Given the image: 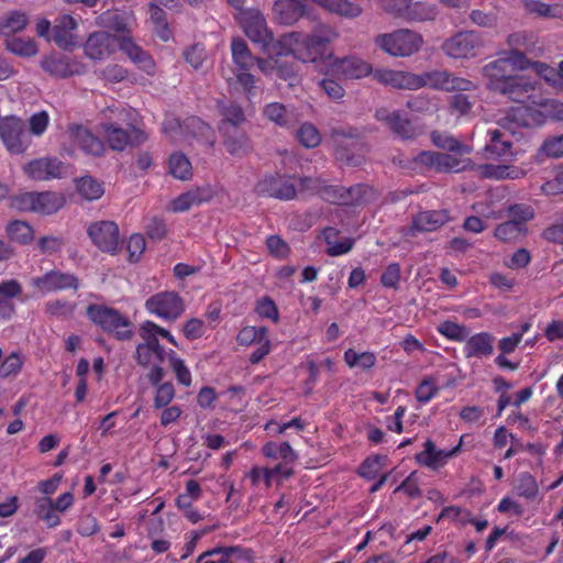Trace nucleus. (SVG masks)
I'll list each match as a JSON object with an SVG mask.
<instances>
[{"mask_svg":"<svg viewBox=\"0 0 563 563\" xmlns=\"http://www.w3.org/2000/svg\"><path fill=\"white\" fill-rule=\"evenodd\" d=\"M168 170L173 177L180 180H188L192 177L191 163L184 153H173L169 156Z\"/></svg>","mask_w":563,"mask_h":563,"instance_id":"49","label":"nucleus"},{"mask_svg":"<svg viewBox=\"0 0 563 563\" xmlns=\"http://www.w3.org/2000/svg\"><path fill=\"white\" fill-rule=\"evenodd\" d=\"M476 174L485 179H520L527 175V170L515 165H495L490 163L476 165Z\"/></svg>","mask_w":563,"mask_h":563,"instance_id":"29","label":"nucleus"},{"mask_svg":"<svg viewBox=\"0 0 563 563\" xmlns=\"http://www.w3.org/2000/svg\"><path fill=\"white\" fill-rule=\"evenodd\" d=\"M87 317L104 332L112 334L117 340H130L133 335V324L131 320L114 308L90 303L87 307Z\"/></svg>","mask_w":563,"mask_h":563,"instance_id":"3","label":"nucleus"},{"mask_svg":"<svg viewBox=\"0 0 563 563\" xmlns=\"http://www.w3.org/2000/svg\"><path fill=\"white\" fill-rule=\"evenodd\" d=\"M146 310L166 321H174L185 311L183 298L176 291H161L145 302Z\"/></svg>","mask_w":563,"mask_h":563,"instance_id":"10","label":"nucleus"},{"mask_svg":"<svg viewBox=\"0 0 563 563\" xmlns=\"http://www.w3.org/2000/svg\"><path fill=\"white\" fill-rule=\"evenodd\" d=\"M538 82L529 77L511 75L497 91L514 102H525L537 89Z\"/></svg>","mask_w":563,"mask_h":563,"instance_id":"23","label":"nucleus"},{"mask_svg":"<svg viewBox=\"0 0 563 563\" xmlns=\"http://www.w3.org/2000/svg\"><path fill=\"white\" fill-rule=\"evenodd\" d=\"M487 135L489 141L484 147L486 158L506 159L514 156L512 142L509 140L506 132L494 129L488 130Z\"/></svg>","mask_w":563,"mask_h":563,"instance_id":"28","label":"nucleus"},{"mask_svg":"<svg viewBox=\"0 0 563 563\" xmlns=\"http://www.w3.org/2000/svg\"><path fill=\"white\" fill-rule=\"evenodd\" d=\"M265 334H268L266 327L246 325L239 331L236 342L241 346H250L264 339Z\"/></svg>","mask_w":563,"mask_h":563,"instance_id":"58","label":"nucleus"},{"mask_svg":"<svg viewBox=\"0 0 563 563\" xmlns=\"http://www.w3.org/2000/svg\"><path fill=\"white\" fill-rule=\"evenodd\" d=\"M76 188L81 198L88 201L98 200L104 194L102 183H99L91 176H85L77 179Z\"/></svg>","mask_w":563,"mask_h":563,"instance_id":"51","label":"nucleus"},{"mask_svg":"<svg viewBox=\"0 0 563 563\" xmlns=\"http://www.w3.org/2000/svg\"><path fill=\"white\" fill-rule=\"evenodd\" d=\"M92 243L102 252L115 254L120 245L119 228L113 221H97L87 229Z\"/></svg>","mask_w":563,"mask_h":563,"instance_id":"13","label":"nucleus"},{"mask_svg":"<svg viewBox=\"0 0 563 563\" xmlns=\"http://www.w3.org/2000/svg\"><path fill=\"white\" fill-rule=\"evenodd\" d=\"M332 70L344 79H360L369 74L373 75L374 71L371 64L356 56L335 59L332 65Z\"/></svg>","mask_w":563,"mask_h":563,"instance_id":"26","label":"nucleus"},{"mask_svg":"<svg viewBox=\"0 0 563 563\" xmlns=\"http://www.w3.org/2000/svg\"><path fill=\"white\" fill-rule=\"evenodd\" d=\"M168 358L170 368L175 373V376L180 385L190 386L191 385V373L189 368L186 366L184 360L177 356L176 352L170 350L168 352Z\"/></svg>","mask_w":563,"mask_h":563,"instance_id":"60","label":"nucleus"},{"mask_svg":"<svg viewBox=\"0 0 563 563\" xmlns=\"http://www.w3.org/2000/svg\"><path fill=\"white\" fill-rule=\"evenodd\" d=\"M516 492L518 496L526 499H534L539 494V486L536 478L528 472L518 475Z\"/></svg>","mask_w":563,"mask_h":563,"instance_id":"56","label":"nucleus"},{"mask_svg":"<svg viewBox=\"0 0 563 563\" xmlns=\"http://www.w3.org/2000/svg\"><path fill=\"white\" fill-rule=\"evenodd\" d=\"M235 19L253 43L260 44L268 54L276 53L273 33L268 30L266 20L261 11L246 9L241 13H236Z\"/></svg>","mask_w":563,"mask_h":563,"instance_id":"4","label":"nucleus"},{"mask_svg":"<svg viewBox=\"0 0 563 563\" xmlns=\"http://www.w3.org/2000/svg\"><path fill=\"white\" fill-rule=\"evenodd\" d=\"M7 234L11 241L19 244H27L33 240V229L24 221H11L7 225Z\"/></svg>","mask_w":563,"mask_h":563,"instance_id":"53","label":"nucleus"},{"mask_svg":"<svg viewBox=\"0 0 563 563\" xmlns=\"http://www.w3.org/2000/svg\"><path fill=\"white\" fill-rule=\"evenodd\" d=\"M307 0H276L274 13L282 24L296 23L306 13Z\"/></svg>","mask_w":563,"mask_h":563,"instance_id":"34","label":"nucleus"},{"mask_svg":"<svg viewBox=\"0 0 563 563\" xmlns=\"http://www.w3.org/2000/svg\"><path fill=\"white\" fill-rule=\"evenodd\" d=\"M66 200L63 194L55 191H35L34 212L41 214H53L65 205Z\"/></svg>","mask_w":563,"mask_h":563,"instance_id":"38","label":"nucleus"},{"mask_svg":"<svg viewBox=\"0 0 563 563\" xmlns=\"http://www.w3.org/2000/svg\"><path fill=\"white\" fill-rule=\"evenodd\" d=\"M463 439L464 437L462 435L459 443L450 450L438 449L431 439H427L423 443V450L415 455V460L421 466L439 470L448 463L449 459L456 456L461 452Z\"/></svg>","mask_w":563,"mask_h":563,"instance_id":"14","label":"nucleus"},{"mask_svg":"<svg viewBox=\"0 0 563 563\" xmlns=\"http://www.w3.org/2000/svg\"><path fill=\"white\" fill-rule=\"evenodd\" d=\"M264 117L282 128H290L294 123L292 113L283 103L272 102L265 106Z\"/></svg>","mask_w":563,"mask_h":563,"instance_id":"50","label":"nucleus"},{"mask_svg":"<svg viewBox=\"0 0 563 563\" xmlns=\"http://www.w3.org/2000/svg\"><path fill=\"white\" fill-rule=\"evenodd\" d=\"M183 56L186 63H188L195 69H198L206 60L207 53L202 44L195 43L184 49Z\"/></svg>","mask_w":563,"mask_h":563,"instance_id":"64","label":"nucleus"},{"mask_svg":"<svg viewBox=\"0 0 563 563\" xmlns=\"http://www.w3.org/2000/svg\"><path fill=\"white\" fill-rule=\"evenodd\" d=\"M298 142L307 147L314 148L321 142L319 130L311 123H303L296 132Z\"/></svg>","mask_w":563,"mask_h":563,"instance_id":"59","label":"nucleus"},{"mask_svg":"<svg viewBox=\"0 0 563 563\" xmlns=\"http://www.w3.org/2000/svg\"><path fill=\"white\" fill-rule=\"evenodd\" d=\"M5 46L8 51L22 57H31L38 52L36 43L31 38L9 37L5 38Z\"/></svg>","mask_w":563,"mask_h":563,"instance_id":"54","label":"nucleus"},{"mask_svg":"<svg viewBox=\"0 0 563 563\" xmlns=\"http://www.w3.org/2000/svg\"><path fill=\"white\" fill-rule=\"evenodd\" d=\"M338 34L331 27H323L321 34L306 35L299 32L284 34L277 41V55H292L303 63H316L328 49Z\"/></svg>","mask_w":563,"mask_h":563,"instance_id":"1","label":"nucleus"},{"mask_svg":"<svg viewBox=\"0 0 563 563\" xmlns=\"http://www.w3.org/2000/svg\"><path fill=\"white\" fill-rule=\"evenodd\" d=\"M249 550L239 545L214 547L198 555L196 563H234L233 556L244 559L249 556Z\"/></svg>","mask_w":563,"mask_h":563,"instance_id":"31","label":"nucleus"},{"mask_svg":"<svg viewBox=\"0 0 563 563\" xmlns=\"http://www.w3.org/2000/svg\"><path fill=\"white\" fill-rule=\"evenodd\" d=\"M78 21L71 14H59L53 24L51 40L62 49H69L77 44Z\"/></svg>","mask_w":563,"mask_h":563,"instance_id":"21","label":"nucleus"},{"mask_svg":"<svg viewBox=\"0 0 563 563\" xmlns=\"http://www.w3.org/2000/svg\"><path fill=\"white\" fill-rule=\"evenodd\" d=\"M29 18L24 12L11 11L0 21V34L9 38L12 34L25 29Z\"/></svg>","mask_w":563,"mask_h":563,"instance_id":"46","label":"nucleus"},{"mask_svg":"<svg viewBox=\"0 0 563 563\" xmlns=\"http://www.w3.org/2000/svg\"><path fill=\"white\" fill-rule=\"evenodd\" d=\"M420 84L419 89L429 87L434 90H442L448 92L453 91H471L476 89V85L470 79L455 76L448 70H431L419 74Z\"/></svg>","mask_w":563,"mask_h":563,"instance_id":"8","label":"nucleus"},{"mask_svg":"<svg viewBox=\"0 0 563 563\" xmlns=\"http://www.w3.org/2000/svg\"><path fill=\"white\" fill-rule=\"evenodd\" d=\"M329 142L335 159L350 166H358L364 161L365 144L356 128L339 126L330 131Z\"/></svg>","mask_w":563,"mask_h":563,"instance_id":"2","label":"nucleus"},{"mask_svg":"<svg viewBox=\"0 0 563 563\" xmlns=\"http://www.w3.org/2000/svg\"><path fill=\"white\" fill-rule=\"evenodd\" d=\"M525 232L526 230L520 227V222L508 220L496 227L494 235L503 242H509L519 239Z\"/></svg>","mask_w":563,"mask_h":563,"instance_id":"57","label":"nucleus"},{"mask_svg":"<svg viewBox=\"0 0 563 563\" xmlns=\"http://www.w3.org/2000/svg\"><path fill=\"white\" fill-rule=\"evenodd\" d=\"M148 11H150L151 21L154 25L155 34L163 42H168L173 36V32L167 22L166 12L159 5H157L155 2H151L148 4Z\"/></svg>","mask_w":563,"mask_h":563,"instance_id":"43","label":"nucleus"},{"mask_svg":"<svg viewBox=\"0 0 563 563\" xmlns=\"http://www.w3.org/2000/svg\"><path fill=\"white\" fill-rule=\"evenodd\" d=\"M432 144L439 148L446 150L455 154H470L471 148L464 145L460 140L448 132L432 131L430 134Z\"/></svg>","mask_w":563,"mask_h":563,"instance_id":"42","label":"nucleus"},{"mask_svg":"<svg viewBox=\"0 0 563 563\" xmlns=\"http://www.w3.org/2000/svg\"><path fill=\"white\" fill-rule=\"evenodd\" d=\"M222 119L219 123V132L228 133L230 130L239 129L246 121L241 106L230 102L220 104Z\"/></svg>","mask_w":563,"mask_h":563,"instance_id":"36","label":"nucleus"},{"mask_svg":"<svg viewBox=\"0 0 563 563\" xmlns=\"http://www.w3.org/2000/svg\"><path fill=\"white\" fill-rule=\"evenodd\" d=\"M254 190L258 196L285 201L292 200L297 195L294 178L278 173L264 176L257 181Z\"/></svg>","mask_w":563,"mask_h":563,"instance_id":"11","label":"nucleus"},{"mask_svg":"<svg viewBox=\"0 0 563 563\" xmlns=\"http://www.w3.org/2000/svg\"><path fill=\"white\" fill-rule=\"evenodd\" d=\"M263 455L271 461H280L284 464H294L298 460V453L287 441H268L262 446Z\"/></svg>","mask_w":563,"mask_h":563,"instance_id":"35","label":"nucleus"},{"mask_svg":"<svg viewBox=\"0 0 563 563\" xmlns=\"http://www.w3.org/2000/svg\"><path fill=\"white\" fill-rule=\"evenodd\" d=\"M212 199L210 188H195L174 198L168 207L173 212H186L194 206H199Z\"/></svg>","mask_w":563,"mask_h":563,"instance_id":"32","label":"nucleus"},{"mask_svg":"<svg viewBox=\"0 0 563 563\" xmlns=\"http://www.w3.org/2000/svg\"><path fill=\"white\" fill-rule=\"evenodd\" d=\"M413 162L428 169H434L440 173H459L467 169L471 165L470 159H461L452 154L432 151L420 152L413 158Z\"/></svg>","mask_w":563,"mask_h":563,"instance_id":"12","label":"nucleus"},{"mask_svg":"<svg viewBox=\"0 0 563 563\" xmlns=\"http://www.w3.org/2000/svg\"><path fill=\"white\" fill-rule=\"evenodd\" d=\"M32 286L43 294L56 292L63 290H78L79 279L71 273H65L58 269H52L44 275L32 279Z\"/></svg>","mask_w":563,"mask_h":563,"instance_id":"15","label":"nucleus"},{"mask_svg":"<svg viewBox=\"0 0 563 563\" xmlns=\"http://www.w3.org/2000/svg\"><path fill=\"white\" fill-rule=\"evenodd\" d=\"M67 134L70 141L76 144L86 155L98 157L102 156L106 152L104 143L82 124H68Z\"/></svg>","mask_w":563,"mask_h":563,"instance_id":"18","label":"nucleus"},{"mask_svg":"<svg viewBox=\"0 0 563 563\" xmlns=\"http://www.w3.org/2000/svg\"><path fill=\"white\" fill-rule=\"evenodd\" d=\"M373 78L384 86L398 90H417L421 85L419 74L388 68L374 69Z\"/></svg>","mask_w":563,"mask_h":563,"instance_id":"17","label":"nucleus"},{"mask_svg":"<svg viewBox=\"0 0 563 563\" xmlns=\"http://www.w3.org/2000/svg\"><path fill=\"white\" fill-rule=\"evenodd\" d=\"M156 387L153 406L155 409H162L167 407L175 397V388L170 382H159Z\"/></svg>","mask_w":563,"mask_h":563,"instance_id":"61","label":"nucleus"},{"mask_svg":"<svg viewBox=\"0 0 563 563\" xmlns=\"http://www.w3.org/2000/svg\"><path fill=\"white\" fill-rule=\"evenodd\" d=\"M512 69L504 57L489 62L483 67V76L487 79V88L497 92L511 76Z\"/></svg>","mask_w":563,"mask_h":563,"instance_id":"30","label":"nucleus"},{"mask_svg":"<svg viewBox=\"0 0 563 563\" xmlns=\"http://www.w3.org/2000/svg\"><path fill=\"white\" fill-rule=\"evenodd\" d=\"M231 52L234 64L241 70H249L253 67L255 58L249 49L247 44L242 38H233Z\"/></svg>","mask_w":563,"mask_h":563,"instance_id":"47","label":"nucleus"},{"mask_svg":"<svg viewBox=\"0 0 563 563\" xmlns=\"http://www.w3.org/2000/svg\"><path fill=\"white\" fill-rule=\"evenodd\" d=\"M75 303L66 299H54L45 303V312L56 318L70 317L75 311Z\"/></svg>","mask_w":563,"mask_h":563,"instance_id":"63","label":"nucleus"},{"mask_svg":"<svg viewBox=\"0 0 563 563\" xmlns=\"http://www.w3.org/2000/svg\"><path fill=\"white\" fill-rule=\"evenodd\" d=\"M507 44H508L510 51H523L527 53L534 54L536 56L539 55L536 52L537 51L539 52L540 47L537 46L538 41L533 33H528V32L512 33L507 37Z\"/></svg>","mask_w":563,"mask_h":563,"instance_id":"45","label":"nucleus"},{"mask_svg":"<svg viewBox=\"0 0 563 563\" xmlns=\"http://www.w3.org/2000/svg\"><path fill=\"white\" fill-rule=\"evenodd\" d=\"M96 25L118 33L128 31L126 15L118 9H109L96 18Z\"/></svg>","mask_w":563,"mask_h":563,"instance_id":"40","label":"nucleus"},{"mask_svg":"<svg viewBox=\"0 0 563 563\" xmlns=\"http://www.w3.org/2000/svg\"><path fill=\"white\" fill-rule=\"evenodd\" d=\"M41 67L52 76L67 78L82 73V65L60 53H51L43 57Z\"/></svg>","mask_w":563,"mask_h":563,"instance_id":"20","label":"nucleus"},{"mask_svg":"<svg viewBox=\"0 0 563 563\" xmlns=\"http://www.w3.org/2000/svg\"><path fill=\"white\" fill-rule=\"evenodd\" d=\"M437 331L444 338L453 342H465L470 331L468 329L460 323L445 320L437 327Z\"/></svg>","mask_w":563,"mask_h":563,"instance_id":"55","label":"nucleus"},{"mask_svg":"<svg viewBox=\"0 0 563 563\" xmlns=\"http://www.w3.org/2000/svg\"><path fill=\"white\" fill-rule=\"evenodd\" d=\"M375 118L384 122L395 135L402 140H412L422 133L418 125L399 111H388L382 108L376 110Z\"/></svg>","mask_w":563,"mask_h":563,"instance_id":"16","label":"nucleus"},{"mask_svg":"<svg viewBox=\"0 0 563 563\" xmlns=\"http://www.w3.org/2000/svg\"><path fill=\"white\" fill-rule=\"evenodd\" d=\"M450 221L446 210H427L418 212L411 224L404 230V235L415 236L417 232H433Z\"/></svg>","mask_w":563,"mask_h":563,"instance_id":"19","label":"nucleus"},{"mask_svg":"<svg viewBox=\"0 0 563 563\" xmlns=\"http://www.w3.org/2000/svg\"><path fill=\"white\" fill-rule=\"evenodd\" d=\"M375 196L373 187L365 184H356L350 187L342 186L341 206H361Z\"/></svg>","mask_w":563,"mask_h":563,"instance_id":"37","label":"nucleus"},{"mask_svg":"<svg viewBox=\"0 0 563 563\" xmlns=\"http://www.w3.org/2000/svg\"><path fill=\"white\" fill-rule=\"evenodd\" d=\"M495 336L487 331L468 335L465 340L463 354L466 358L489 357L494 353Z\"/></svg>","mask_w":563,"mask_h":563,"instance_id":"27","label":"nucleus"},{"mask_svg":"<svg viewBox=\"0 0 563 563\" xmlns=\"http://www.w3.org/2000/svg\"><path fill=\"white\" fill-rule=\"evenodd\" d=\"M100 130L110 148L118 152H122L129 146H139L147 140V134L134 125L125 130L117 123L102 122Z\"/></svg>","mask_w":563,"mask_h":563,"instance_id":"7","label":"nucleus"},{"mask_svg":"<svg viewBox=\"0 0 563 563\" xmlns=\"http://www.w3.org/2000/svg\"><path fill=\"white\" fill-rule=\"evenodd\" d=\"M140 336L143 340L136 347H141V355H145L148 349H164L158 341V325L153 321H145L140 327Z\"/></svg>","mask_w":563,"mask_h":563,"instance_id":"48","label":"nucleus"},{"mask_svg":"<svg viewBox=\"0 0 563 563\" xmlns=\"http://www.w3.org/2000/svg\"><path fill=\"white\" fill-rule=\"evenodd\" d=\"M115 37L103 31L91 33L85 44L84 52L92 60H102L113 52Z\"/></svg>","mask_w":563,"mask_h":563,"instance_id":"25","label":"nucleus"},{"mask_svg":"<svg viewBox=\"0 0 563 563\" xmlns=\"http://www.w3.org/2000/svg\"><path fill=\"white\" fill-rule=\"evenodd\" d=\"M423 43L421 34L410 30H398L378 35L376 44L391 56H410L418 52Z\"/></svg>","mask_w":563,"mask_h":563,"instance_id":"5","label":"nucleus"},{"mask_svg":"<svg viewBox=\"0 0 563 563\" xmlns=\"http://www.w3.org/2000/svg\"><path fill=\"white\" fill-rule=\"evenodd\" d=\"M166 355L168 356V353L165 352L164 349H148L145 355H141V347H136L135 358L137 364L142 367L152 366L147 373V379L151 385H157L163 380L165 371L161 364L164 362Z\"/></svg>","mask_w":563,"mask_h":563,"instance_id":"24","label":"nucleus"},{"mask_svg":"<svg viewBox=\"0 0 563 563\" xmlns=\"http://www.w3.org/2000/svg\"><path fill=\"white\" fill-rule=\"evenodd\" d=\"M343 357L346 365L351 368L360 367L363 371H367L376 364V355L373 352L358 353L353 349H347Z\"/></svg>","mask_w":563,"mask_h":563,"instance_id":"52","label":"nucleus"},{"mask_svg":"<svg viewBox=\"0 0 563 563\" xmlns=\"http://www.w3.org/2000/svg\"><path fill=\"white\" fill-rule=\"evenodd\" d=\"M227 151L234 156L243 155L250 143L246 132L242 129H232L228 133H221Z\"/></svg>","mask_w":563,"mask_h":563,"instance_id":"41","label":"nucleus"},{"mask_svg":"<svg viewBox=\"0 0 563 563\" xmlns=\"http://www.w3.org/2000/svg\"><path fill=\"white\" fill-rule=\"evenodd\" d=\"M484 46L481 33L476 31H461L445 40L441 46L442 52L455 59L474 58Z\"/></svg>","mask_w":563,"mask_h":563,"instance_id":"6","label":"nucleus"},{"mask_svg":"<svg viewBox=\"0 0 563 563\" xmlns=\"http://www.w3.org/2000/svg\"><path fill=\"white\" fill-rule=\"evenodd\" d=\"M63 166V162L57 157H41L25 164L23 170L29 178L42 181L59 178Z\"/></svg>","mask_w":563,"mask_h":563,"instance_id":"22","label":"nucleus"},{"mask_svg":"<svg viewBox=\"0 0 563 563\" xmlns=\"http://www.w3.org/2000/svg\"><path fill=\"white\" fill-rule=\"evenodd\" d=\"M438 15L437 5L423 1L408 0V9L406 10L404 21L407 22H426L433 21Z\"/></svg>","mask_w":563,"mask_h":563,"instance_id":"39","label":"nucleus"},{"mask_svg":"<svg viewBox=\"0 0 563 563\" xmlns=\"http://www.w3.org/2000/svg\"><path fill=\"white\" fill-rule=\"evenodd\" d=\"M0 139L4 147L12 154H22L30 145L25 123L15 115L4 117L0 120Z\"/></svg>","mask_w":563,"mask_h":563,"instance_id":"9","label":"nucleus"},{"mask_svg":"<svg viewBox=\"0 0 563 563\" xmlns=\"http://www.w3.org/2000/svg\"><path fill=\"white\" fill-rule=\"evenodd\" d=\"M184 137H194L211 148L214 145L213 129L198 117H188L183 121Z\"/></svg>","mask_w":563,"mask_h":563,"instance_id":"33","label":"nucleus"},{"mask_svg":"<svg viewBox=\"0 0 563 563\" xmlns=\"http://www.w3.org/2000/svg\"><path fill=\"white\" fill-rule=\"evenodd\" d=\"M386 456L374 454L366 457L358 467V475L366 479H374L378 475L382 463Z\"/></svg>","mask_w":563,"mask_h":563,"instance_id":"62","label":"nucleus"},{"mask_svg":"<svg viewBox=\"0 0 563 563\" xmlns=\"http://www.w3.org/2000/svg\"><path fill=\"white\" fill-rule=\"evenodd\" d=\"M34 514L40 520L44 521L48 528H55L62 523L60 517L54 511L53 499L51 497L35 498Z\"/></svg>","mask_w":563,"mask_h":563,"instance_id":"44","label":"nucleus"}]
</instances>
